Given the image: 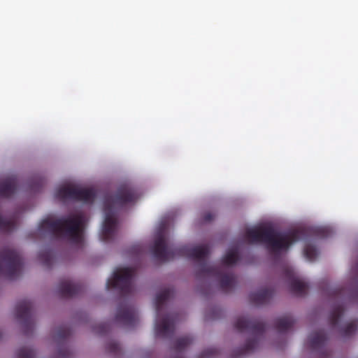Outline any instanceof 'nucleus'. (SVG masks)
Returning a JSON list of instances; mask_svg holds the SVG:
<instances>
[{
	"label": "nucleus",
	"instance_id": "obj_9",
	"mask_svg": "<svg viewBox=\"0 0 358 358\" xmlns=\"http://www.w3.org/2000/svg\"><path fill=\"white\" fill-rule=\"evenodd\" d=\"M55 196L60 200H73L82 201L85 203H93L96 196L94 189L90 188H78L72 185H66L59 187Z\"/></svg>",
	"mask_w": 358,
	"mask_h": 358
},
{
	"label": "nucleus",
	"instance_id": "obj_14",
	"mask_svg": "<svg viewBox=\"0 0 358 358\" xmlns=\"http://www.w3.org/2000/svg\"><path fill=\"white\" fill-rule=\"evenodd\" d=\"M83 291V286L72 282L69 279L61 280L58 287V292L62 297L70 298L79 294Z\"/></svg>",
	"mask_w": 358,
	"mask_h": 358
},
{
	"label": "nucleus",
	"instance_id": "obj_25",
	"mask_svg": "<svg viewBox=\"0 0 358 358\" xmlns=\"http://www.w3.org/2000/svg\"><path fill=\"white\" fill-rule=\"evenodd\" d=\"M106 350L108 353L114 356H117L121 352V348L118 343L110 341L106 345Z\"/></svg>",
	"mask_w": 358,
	"mask_h": 358
},
{
	"label": "nucleus",
	"instance_id": "obj_1",
	"mask_svg": "<svg viewBox=\"0 0 358 358\" xmlns=\"http://www.w3.org/2000/svg\"><path fill=\"white\" fill-rule=\"evenodd\" d=\"M165 224L160 227L152 248L153 256L157 260L164 262L173 259L175 256H185L199 262L196 275L198 277H214L220 282L221 289L225 292L231 291L236 285V276L229 272L227 266H233L239 260L238 247H231L222 258V265L215 266L208 265L206 259L210 250L207 245L194 247L183 245L173 248L168 245L165 237Z\"/></svg>",
	"mask_w": 358,
	"mask_h": 358
},
{
	"label": "nucleus",
	"instance_id": "obj_32",
	"mask_svg": "<svg viewBox=\"0 0 358 358\" xmlns=\"http://www.w3.org/2000/svg\"><path fill=\"white\" fill-rule=\"evenodd\" d=\"M215 217V215L213 214L211 212H207L205 213L203 217V220L204 222H210L212 221Z\"/></svg>",
	"mask_w": 358,
	"mask_h": 358
},
{
	"label": "nucleus",
	"instance_id": "obj_21",
	"mask_svg": "<svg viewBox=\"0 0 358 358\" xmlns=\"http://www.w3.org/2000/svg\"><path fill=\"white\" fill-rule=\"evenodd\" d=\"M257 345V341L255 338L247 340L245 345L237 350L236 355H243L253 351Z\"/></svg>",
	"mask_w": 358,
	"mask_h": 358
},
{
	"label": "nucleus",
	"instance_id": "obj_8",
	"mask_svg": "<svg viewBox=\"0 0 358 358\" xmlns=\"http://www.w3.org/2000/svg\"><path fill=\"white\" fill-rule=\"evenodd\" d=\"M135 274V269L131 267H124L117 268L114 273L112 278L108 279L106 283V288L118 289L121 294L126 296L132 293L133 279Z\"/></svg>",
	"mask_w": 358,
	"mask_h": 358
},
{
	"label": "nucleus",
	"instance_id": "obj_22",
	"mask_svg": "<svg viewBox=\"0 0 358 358\" xmlns=\"http://www.w3.org/2000/svg\"><path fill=\"white\" fill-rule=\"evenodd\" d=\"M15 227L16 223L13 219H6L0 215V231L11 232Z\"/></svg>",
	"mask_w": 358,
	"mask_h": 358
},
{
	"label": "nucleus",
	"instance_id": "obj_19",
	"mask_svg": "<svg viewBox=\"0 0 358 358\" xmlns=\"http://www.w3.org/2000/svg\"><path fill=\"white\" fill-rule=\"evenodd\" d=\"M38 259L44 266L50 268L54 259L53 251L50 249H45L40 251Z\"/></svg>",
	"mask_w": 358,
	"mask_h": 358
},
{
	"label": "nucleus",
	"instance_id": "obj_12",
	"mask_svg": "<svg viewBox=\"0 0 358 358\" xmlns=\"http://www.w3.org/2000/svg\"><path fill=\"white\" fill-rule=\"evenodd\" d=\"M115 320L126 327H134L138 322V316L133 306L120 304L117 307Z\"/></svg>",
	"mask_w": 358,
	"mask_h": 358
},
{
	"label": "nucleus",
	"instance_id": "obj_13",
	"mask_svg": "<svg viewBox=\"0 0 358 358\" xmlns=\"http://www.w3.org/2000/svg\"><path fill=\"white\" fill-rule=\"evenodd\" d=\"M285 276L289 281L290 291L298 296H303L306 294L307 285L299 280L295 272L291 268L285 270Z\"/></svg>",
	"mask_w": 358,
	"mask_h": 358
},
{
	"label": "nucleus",
	"instance_id": "obj_34",
	"mask_svg": "<svg viewBox=\"0 0 358 358\" xmlns=\"http://www.w3.org/2000/svg\"><path fill=\"white\" fill-rule=\"evenodd\" d=\"M324 231H325V229H320L318 230V232L322 234V236H325L324 235Z\"/></svg>",
	"mask_w": 358,
	"mask_h": 358
},
{
	"label": "nucleus",
	"instance_id": "obj_7",
	"mask_svg": "<svg viewBox=\"0 0 358 358\" xmlns=\"http://www.w3.org/2000/svg\"><path fill=\"white\" fill-rule=\"evenodd\" d=\"M22 268V259L19 252L5 248L0 251V275L10 280L18 277Z\"/></svg>",
	"mask_w": 358,
	"mask_h": 358
},
{
	"label": "nucleus",
	"instance_id": "obj_5",
	"mask_svg": "<svg viewBox=\"0 0 358 358\" xmlns=\"http://www.w3.org/2000/svg\"><path fill=\"white\" fill-rule=\"evenodd\" d=\"M173 294L172 288H165L158 293L155 299L157 319L155 325V332L157 337L170 338L175 331L176 317L172 315L162 316V310L166 301Z\"/></svg>",
	"mask_w": 358,
	"mask_h": 358
},
{
	"label": "nucleus",
	"instance_id": "obj_29",
	"mask_svg": "<svg viewBox=\"0 0 358 358\" xmlns=\"http://www.w3.org/2000/svg\"><path fill=\"white\" fill-rule=\"evenodd\" d=\"M44 183L45 181L43 178H36V181L31 184V189L35 192H38L41 190Z\"/></svg>",
	"mask_w": 358,
	"mask_h": 358
},
{
	"label": "nucleus",
	"instance_id": "obj_6",
	"mask_svg": "<svg viewBox=\"0 0 358 358\" xmlns=\"http://www.w3.org/2000/svg\"><path fill=\"white\" fill-rule=\"evenodd\" d=\"M328 294L338 303L336 304L329 316V322L332 327H335L339 322L344 312L343 303L347 298L358 302V282L355 288L350 292L346 287L339 286L328 290Z\"/></svg>",
	"mask_w": 358,
	"mask_h": 358
},
{
	"label": "nucleus",
	"instance_id": "obj_20",
	"mask_svg": "<svg viewBox=\"0 0 358 358\" xmlns=\"http://www.w3.org/2000/svg\"><path fill=\"white\" fill-rule=\"evenodd\" d=\"M193 341L192 337L189 336L181 337L177 339L174 343L173 349L177 352H181L185 350Z\"/></svg>",
	"mask_w": 358,
	"mask_h": 358
},
{
	"label": "nucleus",
	"instance_id": "obj_18",
	"mask_svg": "<svg viewBox=\"0 0 358 358\" xmlns=\"http://www.w3.org/2000/svg\"><path fill=\"white\" fill-rule=\"evenodd\" d=\"M327 340L324 331L313 332L308 336V345L312 350L320 349L324 346Z\"/></svg>",
	"mask_w": 358,
	"mask_h": 358
},
{
	"label": "nucleus",
	"instance_id": "obj_15",
	"mask_svg": "<svg viewBox=\"0 0 358 358\" xmlns=\"http://www.w3.org/2000/svg\"><path fill=\"white\" fill-rule=\"evenodd\" d=\"M272 296V291L267 288H262L257 292L250 294L249 299L255 305H263L268 302Z\"/></svg>",
	"mask_w": 358,
	"mask_h": 358
},
{
	"label": "nucleus",
	"instance_id": "obj_24",
	"mask_svg": "<svg viewBox=\"0 0 358 358\" xmlns=\"http://www.w3.org/2000/svg\"><path fill=\"white\" fill-rule=\"evenodd\" d=\"M304 255L308 260L313 261L316 259L318 252L315 246L307 244L304 248Z\"/></svg>",
	"mask_w": 358,
	"mask_h": 358
},
{
	"label": "nucleus",
	"instance_id": "obj_33",
	"mask_svg": "<svg viewBox=\"0 0 358 358\" xmlns=\"http://www.w3.org/2000/svg\"><path fill=\"white\" fill-rule=\"evenodd\" d=\"M134 250L137 252H141V248L138 245L134 247Z\"/></svg>",
	"mask_w": 358,
	"mask_h": 358
},
{
	"label": "nucleus",
	"instance_id": "obj_23",
	"mask_svg": "<svg viewBox=\"0 0 358 358\" xmlns=\"http://www.w3.org/2000/svg\"><path fill=\"white\" fill-rule=\"evenodd\" d=\"M36 353L32 348L23 347L16 352V358H34Z\"/></svg>",
	"mask_w": 358,
	"mask_h": 358
},
{
	"label": "nucleus",
	"instance_id": "obj_30",
	"mask_svg": "<svg viewBox=\"0 0 358 358\" xmlns=\"http://www.w3.org/2000/svg\"><path fill=\"white\" fill-rule=\"evenodd\" d=\"M58 357L59 358H71L72 353L69 349L61 348L58 351Z\"/></svg>",
	"mask_w": 358,
	"mask_h": 358
},
{
	"label": "nucleus",
	"instance_id": "obj_10",
	"mask_svg": "<svg viewBox=\"0 0 358 358\" xmlns=\"http://www.w3.org/2000/svg\"><path fill=\"white\" fill-rule=\"evenodd\" d=\"M31 310L32 303L27 299L18 301L15 309V317L21 321L24 332L26 335H28L29 332H32L34 327Z\"/></svg>",
	"mask_w": 358,
	"mask_h": 358
},
{
	"label": "nucleus",
	"instance_id": "obj_28",
	"mask_svg": "<svg viewBox=\"0 0 358 358\" xmlns=\"http://www.w3.org/2000/svg\"><path fill=\"white\" fill-rule=\"evenodd\" d=\"M217 353V350L215 348H207L203 351L199 358H212Z\"/></svg>",
	"mask_w": 358,
	"mask_h": 358
},
{
	"label": "nucleus",
	"instance_id": "obj_11",
	"mask_svg": "<svg viewBox=\"0 0 358 358\" xmlns=\"http://www.w3.org/2000/svg\"><path fill=\"white\" fill-rule=\"evenodd\" d=\"M234 327L240 332L248 331L253 336H262L266 330V324L260 320L244 316L236 319Z\"/></svg>",
	"mask_w": 358,
	"mask_h": 358
},
{
	"label": "nucleus",
	"instance_id": "obj_27",
	"mask_svg": "<svg viewBox=\"0 0 358 358\" xmlns=\"http://www.w3.org/2000/svg\"><path fill=\"white\" fill-rule=\"evenodd\" d=\"M357 322L352 321L347 324V326L341 330V334L343 336H350L357 330Z\"/></svg>",
	"mask_w": 358,
	"mask_h": 358
},
{
	"label": "nucleus",
	"instance_id": "obj_2",
	"mask_svg": "<svg viewBox=\"0 0 358 358\" xmlns=\"http://www.w3.org/2000/svg\"><path fill=\"white\" fill-rule=\"evenodd\" d=\"M138 198L135 189L127 183L120 185L113 195L104 198L103 211L105 219L103 222L101 238L104 242L114 240L117 235L118 222L115 217L117 209L134 203Z\"/></svg>",
	"mask_w": 358,
	"mask_h": 358
},
{
	"label": "nucleus",
	"instance_id": "obj_31",
	"mask_svg": "<svg viewBox=\"0 0 358 358\" xmlns=\"http://www.w3.org/2000/svg\"><path fill=\"white\" fill-rule=\"evenodd\" d=\"M108 324L103 323L100 324L94 328V331L100 334H103L108 331Z\"/></svg>",
	"mask_w": 358,
	"mask_h": 358
},
{
	"label": "nucleus",
	"instance_id": "obj_26",
	"mask_svg": "<svg viewBox=\"0 0 358 358\" xmlns=\"http://www.w3.org/2000/svg\"><path fill=\"white\" fill-rule=\"evenodd\" d=\"M70 334V329L66 326H62L57 329L55 338L58 341H62L67 338Z\"/></svg>",
	"mask_w": 358,
	"mask_h": 358
},
{
	"label": "nucleus",
	"instance_id": "obj_4",
	"mask_svg": "<svg viewBox=\"0 0 358 358\" xmlns=\"http://www.w3.org/2000/svg\"><path fill=\"white\" fill-rule=\"evenodd\" d=\"M84 217L81 214L70 215L57 220H43L38 226L41 232H47L57 238L66 239L74 243L82 241Z\"/></svg>",
	"mask_w": 358,
	"mask_h": 358
},
{
	"label": "nucleus",
	"instance_id": "obj_16",
	"mask_svg": "<svg viewBox=\"0 0 358 358\" xmlns=\"http://www.w3.org/2000/svg\"><path fill=\"white\" fill-rule=\"evenodd\" d=\"M17 189L15 178H7L0 182V196L8 198L12 196Z\"/></svg>",
	"mask_w": 358,
	"mask_h": 358
},
{
	"label": "nucleus",
	"instance_id": "obj_3",
	"mask_svg": "<svg viewBox=\"0 0 358 358\" xmlns=\"http://www.w3.org/2000/svg\"><path fill=\"white\" fill-rule=\"evenodd\" d=\"M301 230L278 231L271 227H259L246 230L245 238L249 243H264L271 253L278 254L302 238Z\"/></svg>",
	"mask_w": 358,
	"mask_h": 358
},
{
	"label": "nucleus",
	"instance_id": "obj_17",
	"mask_svg": "<svg viewBox=\"0 0 358 358\" xmlns=\"http://www.w3.org/2000/svg\"><path fill=\"white\" fill-rule=\"evenodd\" d=\"M294 322L291 315H285L275 320V328L278 332L285 333L293 327Z\"/></svg>",
	"mask_w": 358,
	"mask_h": 358
}]
</instances>
